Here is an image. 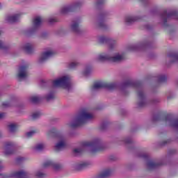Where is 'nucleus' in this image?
<instances>
[{
  "mask_svg": "<svg viewBox=\"0 0 178 178\" xmlns=\"http://www.w3.org/2000/svg\"><path fill=\"white\" fill-rule=\"evenodd\" d=\"M130 87L136 90L137 104L139 108H144V106H147L148 104L155 105V104L161 102L159 98H154L150 101L147 100V94L145 93V91H144L143 83L126 81L121 85L122 90H126V88H130Z\"/></svg>",
  "mask_w": 178,
  "mask_h": 178,
  "instance_id": "f257e3e1",
  "label": "nucleus"
},
{
  "mask_svg": "<svg viewBox=\"0 0 178 178\" xmlns=\"http://www.w3.org/2000/svg\"><path fill=\"white\" fill-rule=\"evenodd\" d=\"M95 118V116L88 112V110L83 109L74 117L71 122L67 124V126L70 129H76V127H79V126H81L84 123L91 122Z\"/></svg>",
  "mask_w": 178,
  "mask_h": 178,
  "instance_id": "f03ea898",
  "label": "nucleus"
},
{
  "mask_svg": "<svg viewBox=\"0 0 178 178\" xmlns=\"http://www.w3.org/2000/svg\"><path fill=\"white\" fill-rule=\"evenodd\" d=\"M137 156L138 158H140L144 161H147L146 163V168L147 170H154V169H157V168H160V166L165 165V163L162 160L157 161L154 160H148L149 159V154L144 152H139L137 154Z\"/></svg>",
  "mask_w": 178,
  "mask_h": 178,
  "instance_id": "7ed1b4c3",
  "label": "nucleus"
},
{
  "mask_svg": "<svg viewBox=\"0 0 178 178\" xmlns=\"http://www.w3.org/2000/svg\"><path fill=\"white\" fill-rule=\"evenodd\" d=\"M152 122H163L165 126L178 130V119L175 118L172 115H168L164 118L159 115H154L152 118Z\"/></svg>",
  "mask_w": 178,
  "mask_h": 178,
  "instance_id": "20e7f679",
  "label": "nucleus"
},
{
  "mask_svg": "<svg viewBox=\"0 0 178 178\" xmlns=\"http://www.w3.org/2000/svg\"><path fill=\"white\" fill-rule=\"evenodd\" d=\"M54 87H62L67 91L72 90V83L70 82V76H64L53 81Z\"/></svg>",
  "mask_w": 178,
  "mask_h": 178,
  "instance_id": "39448f33",
  "label": "nucleus"
},
{
  "mask_svg": "<svg viewBox=\"0 0 178 178\" xmlns=\"http://www.w3.org/2000/svg\"><path fill=\"white\" fill-rule=\"evenodd\" d=\"M161 19L163 27H168V22L170 19H177L178 20V12L175 10H163L161 15Z\"/></svg>",
  "mask_w": 178,
  "mask_h": 178,
  "instance_id": "423d86ee",
  "label": "nucleus"
},
{
  "mask_svg": "<svg viewBox=\"0 0 178 178\" xmlns=\"http://www.w3.org/2000/svg\"><path fill=\"white\" fill-rule=\"evenodd\" d=\"M85 147H89L90 148L91 154H95L99 151H102L105 148L104 144L99 139H96L92 142H87L84 144Z\"/></svg>",
  "mask_w": 178,
  "mask_h": 178,
  "instance_id": "0eeeda50",
  "label": "nucleus"
},
{
  "mask_svg": "<svg viewBox=\"0 0 178 178\" xmlns=\"http://www.w3.org/2000/svg\"><path fill=\"white\" fill-rule=\"evenodd\" d=\"M30 67V63H24L19 66L17 72V78L19 80H26L29 77V67Z\"/></svg>",
  "mask_w": 178,
  "mask_h": 178,
  "instance_id": "6e6552de",
  "label": "nucleus"
},
{
  "mask_svg": "<svg viewBox=\"0 0 178 178\" xmlns=\"http://www.w3.org/2000/svg\"><path fill=\"white\" fill-rule=\"evenodd\" d=\"M111 16V13L108 11L103 12L97 18V20L95 23L96 27L99 29H106V24H105V19H108Z\"/></svg>",
  "mask_w": 178,
  "mask_h": 178,
  "instance_id": "1a4fd4ad",
  "label": "nucleus"
},
{
  "mask_svg": "<svg viewBox=\"0 0 178 178\" xmlns=\"http://www.w3.org/2000/svg\"><path fill=\"white\" fill-rule=\"evenodd\" d=\"M101 88H107V90H114L116 88V85L115 83H108L105 82H97L93 85L92 87V91H97L101 90Z\"/></svg>",
  "mask_w": 178,
  "mask_h": 178,
  "instance_id": "9d476101",
  "label": "nucleus"
},
{
  "mask_svg": "<svg viewBox=\"0 0 178 178\" xmlns=\"http://www.w3.org/2000/svg\"><path fill=\"white\" fill-rule=\"evenodd\" d=\"M29 178V172L24 170H22L18 172H13L11 175L8 174H0V178Z\"/></svg>",
  "mask_w": 178,
  "mask_h": 178,
  "instance_id": "9b49d317",
  "label": "nucleus"
},
{
  "mask_svg": "<svg viewBox=\"0 0 178 178\" xmlns=\"http://www.w3.org/2000/svg\"><path fill=\"white\" fill-rule=\"evenodd\" d=\"M83 5V2L78 1L74 3V4L70 6H65L60 9L61 15H66V13H69V12H73L76 8H80Z\"/></svg>",
  "mask_w": 178,
  "mask_h": 178,
  "instance_id": "f8f14e48",
  "label": "nucleus"
},
{
  "mask_svg": "<svg viewBox=\"0 0 178 178\" xmlns=\"http://www.w3.org/2000/svg\"><path fill=\"white\" fill-rule=\"evenodd\" d=\"M42 24V18L41 17H35L33 21V26L28 31L29 34L35 33L41 27Z\"/></svg>",
  "mask_w": 178,
  "mask_h": 178,
  "instance_id": "ddd939ff",
  "label": "nucleus"
},
{
  "mask_svg": "<svg viewBox=\"0 0 178 178\" xmlns=\"http://www.w3.org/2000/svg\"><path fill=\"white\" fill-rule=\"evenodd\" d=\"M80 23H81V19H78L72 21L70 24V30L75 34H81V29H80Z\"/></svg>",
  "mask_w": 178,
  "mask_h": 178,
  "instance_id": "4468645a",
  "label": "nucleus"
},
{
  "mask_svg": "<svg viewBox=\"0 0 178 178\" xmlns=\"http://www.w3.org/2000/svg\"><path fill=\"white\" fill-rule=\"evenodd\" d=\"M54 55H55V52L52 50H47L42 52L38 59L39 63H44V62H46L48 59H51Z\"/></svg>",
  "mask_w": 178,
  "mask_h": 178,
  "instance_id": "2eb2a0df",
  "label": "nucleus"
},
{
  "mask_svg": "<svg viewBox=\"0 0 178 178\" xmlns=\"http://www.w3.org/2000/svg\"><path fill=\"white\" fill-rule=\"evenodd\" d=\"M90 165H91V163L88 161H82L81 163H76L72 164V168L73 170L79 172L80 170H84V169H87Z\"/></svg>",
  "mask_w": 178,
  "mask_h": 178,
  "instance_id": "dca6fc26",
  "label": "nucleus"
},
{
  "mask_svg": "<svg viewBox=\"0 0 178 178\" xmlns=\"http://www.w3.org/2000/svg\"><path fill=\"white\" fill-rule=\"evenodd\" d=\"M149 45L148 42H143L136 44H131L128 47L129 51H143Z\"/></svg>",
  "mask_w": 178,
  "mask_h": 178,
  "instance_id": "f3484780",
  "label": "nucleus"
},
{
  "mask_svg": "<svg viewBox=\"0 0 178 178\" xmlns=\"http://www.w3.org/2000/svg\"><path fill=\"white\" fill-rule=\"evenodd\" d=\"M143 17L140 15H127L125 17L124 22L127 26H131L137 22H140Z\"/></svg>",
  "mask_w": 178,
  "mask_h": 178,
  "instance_id": "a211bd4d",
  "label": "nucleus"
},
{
  "mask_svg": "<svg viewBox=\"0 0 178 178\" xmlns=\"http://www.w3.org/2000/svg\"><path fill=\"white\" fill-rule=\"evenodd\" d=\"M124 60V54L122 53H115L110 56V62L113 63H120Z\"/></svg>",
  "mask_w": 178,
  "mask_h": 178,
  "instance_id": "6ab92c4d",
  "label": "nucleus"
},
{
  "mask_svg": "<svg viewBox=\"0 0 178 178\" xmlns=\"http://www.w3.org/2000/svg\"><path fill=\"white\" fill-rule=\"evenodd\" d=\"M16 145L13 142H8L5 145L4 154L5 155H12L15 152Z\"/></svg>",
  "mask_w": 178,
  "mask_h": 178,
  "instance_id": "aec40b11",
  "label": "nucleus"
},
{
  "mask_svg": "<svg viewBox=\"0 0 178 178\" xmlns=\"http://www.w3.org/2000/svg\"><path fill=\"white\" fill-rule=\"evenodd\" d=\"M96 60L99 62H105L106 60H109L111 62V52L101 53L96 57Z\"/></svg>",
  "mask_w": 178,
  "mask_h": 178,
  "instance_id": "412c9836",
  "label": "nucleus"
},
{
  "mask_svg": "<svg viewBox=\"0 0 178 178\" xmlns=\"http://www.w3.org/2000/svg\"><path fill=\"white\" fill-rule=\"evenodd\" d=\"M19 20H20V14H14L6 17V22L7 23H17Z\"/></svg>",
  "mask_w": 178,
  "mask_h": 178,
  "instance_id": "4be33fe9",
  "label": "nucleus"
},
{
  "mask_svg": "<svg viewBox=\"0 0 178 178\" xmlns=\"http://www.w3.org/2000/svg\"><path fill=\"white\" fill-rule=\"evenodd\" d=\"M65 147L66 141H65V138H62L56 144L54 149L57 152H59V151H62V149H65Z\"/></svg>",
  "mask_w": 178,
  "mask_h": 178,
  "instance_id": "5701e85b",
  "label": "nucleus"
},
{
  "mask_svg": "<svg viewBox=\"0 0 178 178\" xmlns=\"http://www.w3.org/2000/svg\"><path fill=\"white\" fill-rule=\"evenodd\" d=\"M167 60H170V63L178 62V53H170L167 55Z\"/></svg>",
  "mask_w": 178,
  "mask_h": 178,
  "instance_id": "b1692460",
  "label": "nucleus"
},
{
  "mask_svg": "<svg viewBox=\"0 0 178 178\" xmlns=\"http://www.w3.org/2000/svg\"><path fill=\"white\" fill-rule=\"evenodd\" d=\"M112 173V170L111 168H106L103 170L98 176L97 178H106L111 176Z\"/></svg>",
  "mask_w": 178,
  "mask_h": 178,
  "instance_id": "393cba45",
  "label": "nucleus"
},
{
  "mask_svg": "<svg viewBox=\"0 0 178 178\" xmlns=\"http://www.w3.org/2000/svg\"><path fill=\"white\" fill-rule=\"evenodd\" d=\"M22 49L26 54H31L34 51V46L31 43H26L23 47Z\"/></svg>",
  "mask_w": 178,
  "mask_h": 178,
  "instance_id": "a878e982",
  "label": "nucleus"
},
{
  "mask_svg": "<svg viewBox=\"0 0 178 178\" xmlns=\"http://www.w3.org/2000/svg\"><path fill=\"white\" fill-rule=\"evenodd\" d=\"M60 132L56 129V128H51L47 131L48 137H59Z\"/></svg>",
  "mask_w": 178,
  "mask_h": 178,
  "instance_id": "bb28decb",
  "label": "nucleus"
},
{
  "mask_svg": "<svg viewBox=\"0 0 178 178\" xmlns=\"http://www.w3.org/2000/svg\"><path fill=\"white\" fill-rule=\"evenodd\" d=\"M29 100L33 104H38L41 101V96L38 95H32L29 97Z\"/></svg>",
  "mask_w": 178,
  "mask_h": 178,
  "instance_id": "cd10ccee",
  "label": "nucleus"
},
{
  "mask_svg": "<svg viewBox=\"0 0 178 178\" xmlns=\"http://www.w3.org/2000/svg\"><path fill=\"white\" fill-rule=\"evenodd\" d=\"M44 149L45 144L44 143H37L33 147L34 151H37L38 152H41V151H44Z\"/></svg>",
  "mask_w": 178,
  "mask_h": 178,
  "instance_id": "c85d7f7f",
  "label": "nucleus"
},
{
  "mask_svg": "<svg viewBox=\"0 0 178 178\" xmlns=\"http://www.w3.org/2000/svg\"><path fill=\"white\" fill-rule=\"evenodd\" d=\"M97 41L99 44H108L109 38L105 36H99L97 38Z\"/></svg>",
  "mask_w": 178,
  "mask_h": 178,
  "instance_id": "c756f323",
  "label": "nucleus"
},
{
  "mask_svg": "<svg viewBox=\"0 0 178 178\" xmlns=\"http://www.w3.org/2000/svg\"><path fill=\"white\" fill-rule=\"evenodd\" d=\"M92 72V66L90 65H87L85 67V69L83 70V75L84 76H90V74H91Z\"/></svg>",
  "mask_w": 178,
  "mask_h": 178,
  "instance_id": "7c9ffc66",
  "label": "nucleus"
},
{
  "mask_svg": "<svg viewBox=\"0 0 178 178\" xmlns=\"http://www.w3.org/2000/svg\"><path fill=\"white\" fill-rule=\"evenodd\" d=\"M8 131L10 133H15L17 129V124L11 123L8 125Z\"/></svg>",
  "mask_w": 178,
  "mask_h": 178,
  "instance_id": "2f4dec72",
  "label": "nucleus"
},
{
  "mask_svg": "<svg viewBox=\"0 0 178 178\" xmlns=\"http://www.w3.org/2000/svg\"><path fill=\"white\" fill-rule=\"evenodd\" d=\"M45 99L47 101H52L55 99V92L51 91L49 92L45 97Z\"/></svg>",
  "mask_w": 178,
  "mask_h": 178,
  "instance_id": "473e14b6",
  "label": "nucleus"
},
{
  "mask_svg": "<svg viewBox=\"0 0 178 178\" xmlns=\"http://www.w3.org/2000/svg\"><path fill=\"white\" fill-rule=\"evenodd\" d=\"M108 44L110 48L113 49L118 45V42L116 40L109 38Z\"/></svg>",
  "mask_w": 178,
  "mask_h": 178,
  "instance_id": "72a5a7b5",
  "label": "nucleus"
},
{
  "mask_svg": "<svg viewBox=\"0 0 178 178\" xmlns=\"http://www.w3.org/2000/svg\"><path fill=\"white\" fill-rule=\"evenodd\" d=\"M52 168L54 169V170H56V172H59V170H62L63 169V165L62 164L54 162Z\"/></svg>",
  "mask_w": 178,
  "mask_h": 178,
  "instance_id": "f704fd0d",
  "label": "nucleus"
},
{
  "mask_svg": "<svg viewBox=\"0 0 178 178\" xmlns=\"http://www.w3.org/2000/svg\"><path fill=\"white\" fill-rule=\"evenodd\" d=\"M53 165H54V161L51 160H48L43 163V168L44 169H47V168H53Z\"/></svg>",
  "mask_w": 178,
  "mask_h": 178,
  "instance_id": "c9c22d12",
  "label": "nucleus"
},
{
  "mask_svg": "<svg viewBox=\"0 0 178 178\" xmlns=\"http://www.w3.org/2000/svg\"><path fill=\"white\" fill-rule=\"evenodd\" d=\"M168 80V77L166 75H159L158 76V81L159 83H165Z\"/></svg>",
  "mask_w": 178,
  "mask_h": 178,
  "instance_id": "e433bc0d",
  "label": "nucleus"
},
{
  "mask_svg": "<svg viewBox=\"0 0 178 178\" xmlns=\"http://www.w3.org/2000/svg\"><path fill=\"white\" fill-rule=\"evenodd\" d=\"M79 65H80V63L79 62L74 61L69 64L68 67L70 69H74L75 67H77V66H79Z\"/></svg>",
  "mask_w": 178,
  "mask_h": 178,
  "instance_id": "4c0bfd02",
  "label": "nucleus"
},
{
  "mask_svg": "<svg viewBox=\"0 0 178 178\" xmlns=\"http://www.w3.org/2000/svg\"><path fill=\"white\" fill-rule=\"evenodd\" d=\"M40 116H41V113L38 111L35 112L31 115V118H32L33 120H35L38 119Z\"/></svg>",
  "mask_w": 178,
  "mask_h": 178,
  "instance_id": "58836bf2",
  "label": "nucleus"
},
{
  "mask_svg": "<svg viewBox=\"0 0 178 178\" xmlns=\"http://www.w3.org/2000/svg\"><path fill=\"white\" fill-rule=\"evenodd\" d=\"M35 176L36 177L42 178V177H45V176H47V175L45 173L42 172V171L39 170L35 173Z\"/></svg>",
  "mask_w": 178,
  "mask_h": 178,
  "instance_id": "ea45409f",
  "label": "nucleus"
},
{
  "mask_svg": "<svg viewBox=\"0 0 178 178\" xmlns=\"http://www.w3.org/2000/svg\"><path fill=\"white\" fill-rule=\"evenodd\" d=\"M81 152H83V149L81 147L75 148L73 149V154H74V155H80Z\"/></svg>",
  "mask_w": 178,
  "mask_h": 178,
  "instance_id": "a19ab883",
  "label": "nucleus"
},
{
  "mask_svg": "<svg viewBox=\"0 0 178 178\" xmlns=\"http://www.w3.org/2000/svg\"><path fill=\"white\" fill-rule=\"evenodd\" d=\"M170 141H171L170 139L163 140L159 143V145L160 147H165V145H168V144H169Z\"/></svg>",
  "mask_w": 178,
  "mask_h": 178,
  "instance_id": "79ce46f5",
  "label": "nucleus"
},
{
  "mask_svg": "<svg viewBox=\"0 0 178 178\" xmlns=\"http://www.w3.org/2000/svg\"><path fill=\"white\" fill-rule=\"evenodd\" d=\"M177 151L175 149H171L170 150H168V156H172V155H175V154H177Z\"/></svg>",
  "mask_w": 178,
  "mask_h": 178,
  "instance_id": "37998d69",
  "label": "nucleus"
},
{
  "mask_svg": "<svg viewBox=\"0 0 178 178\" xmlns=\"http://www.w3.org/2000/svg\"><path fill=\"white\" fill-rule=\"evenodd\" d=\"M105 3V0H98L96 3L95 6L97 8H99V6H102V5H104Z\"/></svg>",
  "mask_w": 178,
  "mask_h": 178,
  "instance_id": "c03bdc74",
  "label": "nucleus"
},
{
  "mask_svg": "<svg viewBox=\"0 0 178 178\" xmlns=\"http://www.w3.org/2000/svg\"><path fill=\"white\" fill-rule=\"evenodd\" d=\"M34 134H35V132L34 131H31L26 134V136L27 137V138H30L33 137V136Z\"/></svg>",
  "mask_w": 178,
  "mask_h": 178,
  "instance_id": "a18cd8bd",
  "label": "nucleus"
},
{
  "mask_svg": "<svg viewBox=\"0 0 178 178\" xmlns=\"http://www.w3.org/2000/svg\"><path fill=\"white\" fill-rule=\"evenodd\" d=\"M48 22L50 24H54V23H56V22H58V19L56 18L50 17L48 19Z\"/></svg>",
  "mask_w": 178,
  "mask_h": 178,
  "instance_id": "49530a36",
  "label": "nucleus"
},
{
  "mask_svg": "<svg viewBox=\"0 0 178 178\" xmlns=\"http://www.w3.org/2000/svg\"><path fill=\"white\" fill-rule=\"evenodd\" d=\"M106 126H108V124L106 122H103L100 125L101 130H105L106 129Z\"/></svg>",
  "mask_w": 178,
  "mask_h": 178,
  "instance_id": "de8ad7c7",
  "label": "nucleus"
},
{
  "mask_svg": "<svg viewBox=\"0 0 178 178\" xmlns=\"http://www.w3.org/2000/svg\"><path fill=\"white\" fill-rule=\"evenodd\" d=\"M5 48H6V47L5 46V43L3 42V41L0 40V49H5Z\"/></svg>",
  "mask_w": 178,
  "mask_h": 178,
  "instance_id": "09e8293b",
  "label": "nucleus"
},
{
  "mask_svg": "<svg viewBox=\"0 0 178 178\" xmlns=\"http://www.w3.org/2000/svg\"><path fill=\"white\" fill-rule=\"evenodd\" d=\"M124 143L126 144H131V143H133V140H131L130 138H127L124 140Z\"/></svg>",
  "mask_w": 178,
  "mask_h": 178,
  "instance_id": "8fccbe9b",
  "label": "nucleus"
},
{
  "mask_svg": "<svg viewBox=\"0 0 178 178\" xmlns=\"http://www.w3.org/2000/svg\"><path fill=\"white\" fill-rule=\"evenodd\" d=\"M138 2L143 3V5H147L148 3V0H138Z\"/></svg>",
  "mask_w": 178,
  "mask_h": 178,
  "instance_id": "3c124183",
  "label": "nucleus"
},
{
  "mask_svg": "<svg viewBox=\"0 0 178 178\" xmlns=\"http://www.w3.org/2000/svg\"><path fill=\"white\" fill-rule=\"evenodd\" d=\"M3 106H4L5 108H8V106H10V104L8 102H6L3 103Z\"/></svg>",
  "mask_w": 178,
  "mask_h": 178,
  "instance_id": "603ef678",
  "label": "nucleus"
},
{
  "mask_svg": "<svg viewBox=\"0 0 178 178\" xmlns=\"http://www.w3.org/2000/svg\"><path fill=\"white\" fill-rule=\"evenodd\" d=\"M47 37H48V34L47 33H42V34H41V38H47Z\"/></svg>",
  "mask_w": 178,
  "mask_h": 178,
  "instance_id": "864d4df0",
  "label": "nucleus"
},
{
  "mask_svg": "<svg viewBox=\"0 0 178 178\" xmlns=\"http://www.w3.org/2000/svg\"><path fill=\"white\" fill-rule=\"evenodd\" d=\"M5 118V113H0V120L3 119Z\"/></svg>",
  "mask_w": 178,
  "mask_h": 178,
  "instance_id": "5fc2aeb1",
  "label": "nucleus"
},
{
  "mask_svg": "<svg viewBox=\"0 0 178 178\" xmlns=\"http://www.w3.org/2000/svg\"><path fill=\"white\" fill-rule=\"evenodd\" d=\"M23 161H24V158H23V157H19V158L17 159L18 162H22Z\"/></svg>",
  "mask_w": 178,
  "mask_h": 178,
  "instance_id": "6e6d98bb",
  "label": "nucleus"
},
{
  "mask_svg": "<svg viewBox=\"0 0 178 178\" xmlns=\"http://www.w3.org/2000/svg\"><path fill=\"white\" fill-rule=\"evenodd\" d=\"M109 159H110L111 161H115V160L116 159V157H115V156H110Z\"/></svg>",
  "mask_w": 178,
  "mask_h": 178,
  "instance_id": "4d7b16f0",
  "label": "nucleus"
},
{
  "mask_svg": "<svg viewBox=\"0 0 178 178\" xmlns=\"http://www.w3.org/2000/svg\"><path fill=\"white\" fill-rule=\"evenodd\" d=\"M45 83H47V81H46L45 80H42V81H41V84H42V86L43 84H45Z\"/></svg>",
  "mask_w": 178,
  "mask_h": 178,
  "instance_id": "13d9d810",
  "label": "nucleus"
},
{
  "mask_svg": "<svg viewBox=\"0 0 178 178\" xmlns=\"http://www.w3.org/2000/svg\"><path fill=\"white\" fill-rule=\"evenodd\" d=\"M146 29H147V30H150L151 26H149V25H146Z\"/></svg>",
  "mask_w": 178,
  "mask_h": 178,
  "instance_id": "bf43d9fd",
  "label": "nucleus"
},
{
  "mask_svg": "<svg viewBox=\"0 0 178 178\" xmlns=\"http://www.w3.org/2000/svg\"><path fill=\"white\" fill-rule=\"evenodd\" d=\"M0 9H2V4L0 3Z\"/></svg>",
  "mask_w": 178,
  "mask_h": 178,
  "instance_id": "052dcab7",
  "label": "nucleus"
},
{
  "mask_svg": "<svg viewBox=\"0 0 178 178\" xmlns=\"http://www.w3.org/2000/svg\"><path fill=\"white\" fill-rule=\"evenodd\" d=\"M1 33H2V31H0V34H1Z\"/></svg>",
  "mask_w": 178,
  "mask_h": 178,
  "instance_id": "680f3d73",
  "label": "nucleus"
},
{
  "mask_svg": "<svg viewBox=\"0 0 178 178\" xmlns=\"http://www.w3.org/2000/svg\"><path fill=\"white\" fill-rule=\"evenodd\" d=\"M170 99V97H168V99Z\"/></svg>",
  "mask_w": 178,
  "mask_h": 178,
  "instance_id": "e2e57ef3",
  "label": "nucleus"
}]
</instances>
